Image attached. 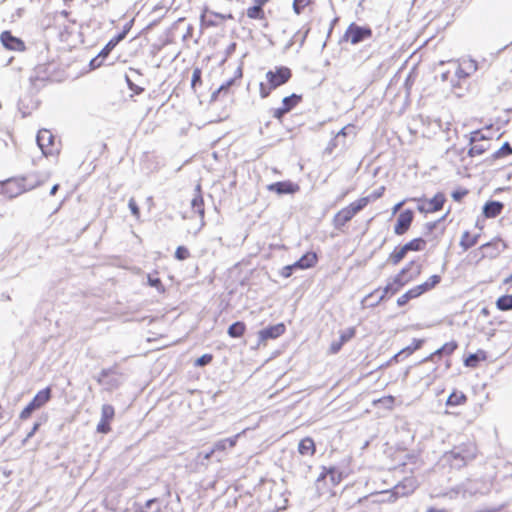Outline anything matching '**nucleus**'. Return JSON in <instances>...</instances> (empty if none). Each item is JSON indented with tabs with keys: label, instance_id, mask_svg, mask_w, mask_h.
<instances>
[{
	"label": "nucleus",
	"instance_id": "obj_42",
	"mask_svg": "<svg viewBox=\"0 0 512 512\" xmlns=\"http://www.w3.org/2000/svg\"><path fill=\"white\" fill-rule=\"evenodd\" d=\"M202 84V70L199 67L194 68L191 79V88L196 91L197 86Z\"/></svg>",
	"mask_w": 512,
	"mask_h": 512
},
{
	"label": "nucleus",
	"instance_id": "obj_9",
	"mask_svg": "<svg viewBox=\"0 0 512 512\" xmlns=\"http://www.w3.org/2000/svg\"><path fill=\"white\" fill-rule=\"evenodd\" d=\"M51 396V387H46L38 391L37 394L33 397V399L22 409V411L19 414V418L21 420L29 419L35 410L42 408L50 401Z\"/></svg>",
	"mask_w": 512,
	"mask_h": 512
},
{
	"label": "nucleus",
	"instance_id": "obj_47",
	"mask_svg": "<svg viewBox=\"0 0 512 512\" xmlns=\"http://www.w3.org/2000/svg\"><path fill=\"white\" fill-rule=\"evenodd\" d=\"M345 344H343L339 339L338 340H334L330 343L329 347H328V350H327V353L329 355H335L337 353H339L342 349V347L344 346Z\"/></svg>",
	"mask_w": 512,
	"mask_h": 512
},
{
	"label": "nucleus",
	"instance_id": "obj_54",
	"mask_svg": "<svg viewBox=\"0 0 512 512\" xmlns=\"http://www.w3.org/2000/svg\"><path fill=\"white\" fill-rule=\"evenodd\" d=\"M126 35V32H122L121 34L117 35L115 38L111 39L107 45V47H114L119 41L124 39Z\"/></svg>",
	"mask_w": 512,
	"mask_h": 512
},
{
	"label": "nucleus",
	"instance_id": "obj_41",
	"mask_svg": "<svg viewBox=\"0 0 512 512\" xmlns=\"http://www.w3.org/2000/svg\"><path fill=\"white\" fill-rule=\"evenodd\" d=\"M355 335H356V328L355 327H349V328H347L345 330L340 331V333H339V340L343 344H346L351 339H353L355 337Z\"/></svg>",
	"mask_w": 512,
	"mask_h": 512
},
{
	"label": "nucleus",
	"instance_id": "obj_37",
	"mask_svg": "<svg viewBox=\"0 0 512 512\" xmlns=\"http://www.w3.org/2000/svg\"><path fill=\"white\" fill-rule=\"evenodd\" d=\"M238 437H239V434L216 442L214 445V450L216 452L217 451H225L227 448L235 447L237 444V441H238Z\"/></svg>",
	"mask_w": 512,
	"mask_h": 512
},
{
	"label": "nucleus",
	"instance_id": "obj_25",
	"mask_svg": "<svg viewBox=\"0 0 512 512\" xmlns=\"http://www.w3.org/2000/svg\"><path fill=\"white\" fill-rule=\"evenodd\" d=\"M458 349V343L455 340L444 343L439 349L434 351L430 356V360L440 359L442 356H451Z\"/></svg>",
	"mask_w": 512,
	"mask_h": 512
},
{
	"label": "nucleus",
	"instance_id": "obj_49",
	"mask_svg": "<svg viewBox=\"0 0 512 512\" xmlns=\"http://www.w3.org/2000/svg\"><path fill=\"white\" fill-rule=\"evenodd\" d=\"M233 83V80H230L228 81L227 83L221 85L215 92H213L212 96H211V99L212 100H217L218 96L222 93V92H227L229 87L232 85Z\"/></svg>",
	"mask_w": 512,
	"mask_h": 512
},
{
	"label": "nucleus",
	"instance_id": "obj_55",
	"mask_svg": "<svg viewBox=\"0 0 512 512\" xmlns=\"http://www.w3.org/2000/svg\"><path fill=\"white\" fill-rule=\"evenodd\" d=\"M124 512H144L143 506L137 502L131 508H126Z\"/></svg>",
	"mask_w": 512,
	"mask_h": 512
},
{
	"label": "nucleus",
	"instance_id": "obj_48",
	"mask_svg": "<svg viewBox=\"0 0 512 512\" xmlns=\"http://www.w3.org/2000/svg\"><path fill=\"white\" fill-rule=\"evenodd\" d=\"M469 191L466 188H459L452 192L451 196L454 201L460 202L462 199L468 195Z\"/></svg>",
	"mask_w": 512,
	"mask_h": 512
},
{
	"label": "nucleus",
	"instance_id": "obj_51",
	"mask_svg": "<svg viewBox=\"0 0 512 512\" xmlns=\"http://www.w3.org/2000/svg\"><path fill=\"white\" fill-rule=\"evenodd\" d=\"M126 82H127L128 87L130 88L131 91L134 92V94L139 95L144 91V89L142 87L133 83L128 76H126Z\"/></svg>",
	"mask_w": 512,
	"mask_h": 512
},
{
	"label": "nucleus",
	"instance_id": "obj_63",
	"mask_svg": "<svg viewBox=\"0 0 512 512\" xmlns=\"http://www.w3.org/2000/svg\"><path fill=\"white\" fill-rule=\"evenodd\" d=\"M504 284H510L512 283V274L510 276H508L507 278L504 279L503 281Z\"/></svg>",
	"mask_w": 512,
	"mask_h": 512
},
{
	"label": "nucleus",
	"instance_id": "obj_27",
	"mask_svg": "<svg viewBox=\"0 0 512 512\" xmlns=\"http://www.w3.org/2000/svg\"><path fill=\"white\" fill-rule=\"evenodd\" d=\"M318 262V255L316 252H306L299 260L294 263L296 269H309L314 267Z\"/></svg>",
	"mask_w": 512,
	"mask_h": 512
},
{
	"label": "nucleus",
	"instance_id": "obj_30",
	"mask_svg": "<svg viewBox=\"0 0 512 512\" xmlns=\"http://www.w3.org/2000/svg\"><path fill=\"white\" fill-rule=\"evenodd\" d=\"M512 155V147L509 142H505L498 150L493 152L488 158L487 162L490 164H494L496 161L500 159H504Z\"/></svg>",
	"mask_w": 512,
	"mask_h": 512
},
{
	"label": "nucleus",
	"instance_id": "obj_18",
	"mask_svg": "<svg viewBox=\"0 0 512 512\" xmlns=\"http://www.w3.org/2000/svg\"><path fill=\"white\" fill-rule=\"evenodd\" d=\"M478 70V63L472 58H463L459 61L456 69V76L459 79H466L472 76Z\"/></svg>",
	"mask_w": 512,
	"mask_h": 512
},
{
	"label": "nucleus",
	"instance_id": "obj_36",
	"mask_svg": "<svg viewBox=\"0 0 512 512\" xmlns=\"http://www.w3.org/2000/svg\"><path fill=\"white\" fill-rule=\"evenodd\" d=\"M467 402V396L461 391H453L447 398V406H460Z\"/></svg>",
	"mask_w": 512,
	"mask_h": 512
},
{
	"label": "nucleus",
	"instance_id": "obj_22",
	"mask_svg": "<svg viewBox=\"0 0 512 512\" xmlns=\"http://www.w3.org/2000/svg\"><path fill=\"white\" fill-rule=\"evenodd\" d=\"M480 234L479 233H473L469 230H464L461 233L460 239H459V247L463 252L468 251L477 243L479 242Z\"/></svg>",
	"mask_w": 512,
	"mask_h": 512
},
{
	"label": "nucleus",
	"instance_id": "obj_31",
	"mask_svg": "<svg viewBox=\"0 0 512 512\" xmlns=\"http://www.w3.org/2000/svg\"><path fill=\"white\" fill-rule=\"evenodd\" d=\"M196 194L191 201L192 208L195 209L203 218L205 214L204 199L202 196L201 184L197 183L195 187Z\"/></svg>",
	"mask_w": 512,
	"mask_h": 512
},
{
	"label": "nucleus",
	"instance_id": "obj_57",
	"mask_svg": "<svg viewBox=\"0 0 512 512\" xmlns=\"http://www.w3.org/2000/svg\"><path fill=\"white\" fill-rule=\"evenodd\" d=\"M40 423H35L31 429V431L27 434V438H31L39 429Z\"/></svg>",
	"mask_w": 512,
	"mask_h": 512
},
{
	"label": "nucleus",
	"instance_id": "obj_17",
	"mask_svg": "<svg viewBox=\"0 0 512 512\" xmlns=\"http://www.w3.org/2000/svg\"><path fill=\"white\" fill-rule=\"evenodd\" d=\"M286 332L284 323L268 326L258 332L259 345H266L268 340L277 339Z\"/></svg>",
	"mask_w": 512,
	"mask_h": 512
},
{
	"label": "nucleus",
	"instance_id": "obj_52",
	"mask_svg": "<svg viewBox=\"0 0 512 512\" xmlns=\"http://www.w3.org/2000/svg\"><path fill=\"white\" fill-rule=\"evenodd\" d=\"M294 269H296L294 263L291 265L284 266L281 270V276H283L284 278L290 277Z\"/></svg>",
	"mask_w": 512,
	"mask_h": 512
},
{
	"label": "nucleus",
	"instance_id": "obj_38",
	"mask_svg": "<svg viewBox=\"0 0 512 512\" xmlns=\"http://www.w3.org/2000/svg\"><path fill=\"white\" fill-rule=\"evenodd\" d=\"M147 282L149 286L155 288L159 293H164L166 290L162 280L158 276L157 271L147 275Z\"/></svg>",
	"mask_w": 512,
	"mask_h": 512
},
{
	"label": "nucleus",
	"instance_id": "obj_20",
	"mask_svg": "<svg viewBox=\"0 0 512 512\" xmlns=\"http://www.w3.org/2000/svg\"><path fill=\"white\" fill-rule=\"evenodd\" d=\"M267 189L271 192H275L279 195L282 194H295L299 191L300 187L298 184L291 181H279L272 183L267 186Z\"/></svg>",
	"mask_w": 512,
	"mask_h": 512
},
{
	"label": "nucleus",
	"instance_id": "obj_39",
	"mask_svg": "<svg viewBox=\"0 0 512 512\" xmlns=\"http://www.w3.org/2000/svg\"><path fill=\"white\" fill-rule=\"evenodd\" d=\"M496 308L500 311L512 310V295H502L496 300Z\"/></svg>",
	"mask_w": 512,
	"mask_h": 512
},
{
	"label": "nucleus",
	"instance_id": "obj_10",
	"mask_svg": "<svg viewBox=\"0 0 512 512\" xmlns=\"http://www.w3.org/2000/svg\"><path fill=\"white\" fill-rule=\"evenodd\" d=\"M37 144L45 156H55L59 153V143L48 129L38 131Z\"/></svg>",
	"mask_w": 512,
	"mask_h": 512
},
{
	"label": "nucleus",
	"instance_id": "obj_53",
	"mask_svg": "<svg viewBox=\"0 0 512 512\" xmlns=\"http://www.w3.org/2000/svg\"><path fill=\"white\" fill-rule=\"evenodd\" d=\"M113 373H114V371H113L112 369H110V368H108V369H103V370L100 372V374H99V377H98V379H97V382H98V383H102V381H103V379H104V378L108 377L109 375H111V374H113Z\"/></svg>",
	"mask_w": 512,
	"mask_h": 512
},
{
	"label": "nucleus",
	"instance_id": "obj_16",
	"mask_svg": "<svg viewBox=\"0 0 512 512\" xmlns=\"http://www.w3.org/2000/svg\"><path fill=\"white\" fill-rule=\"evenodd\" d=\"M0 42L5 49L10 51L24 52L26 50L25 42L14 36L9 30H5L0 34Z\"/></svg>",
	"mask_w": 512,
	"mask_h": 512
},
{
	"label": "nucleus",
	"instance_id": "obj_44",
	"mask_svg": "<svg viewBox=\"0 0 512 512\" xmlns=\"http://www.w3.org/2000/svg\"><path fill=\"white\" fill-rule=\"evenodd\" d=\"M314 0H293V9L300 14L306 7L311 5Z\"/></svg>",
	"mask_w": 512,
	"mask_h": 512
},
{
	"label": "nucleus",
	"instance_id": "obj_26",
	"mask_svg": "<svg viewBox=\"0 0 512 512\" xmlns=\"http://www.w3.org/2000/svg\"><path fill=\"white\" fill-rule=\"evenodd\" d=\"M504 209V204L499 201H488L484 204L482 213L485 218H495L499 216Z\"/></svg>",
	"mask_w": 512,
	"mask_h": 512
},
{
	"label": "nucleus",
	"instance_id": "obj_5",
	"mask_svg": "<svg viewBox=\"0 0 512 512\" xmlns=\"http://www.w3.org/2000/svg\"><path fill=\"white\" fill-rule=\"evenodd\" d=\"M478 455L477 445L472 441H467L454 446L448 453L447 457L452 465L462 467L476 459Z\"/></svg>",
	"mask_w": 512,
	"mask_h": 512
},
{
	"label": "nucleus",
	"instance_id": "obj_23",
	"mask_svg": "<svg viewBox=\"0 0 512 512\" xmlns=\"http://www.w3.org/2000/svg\"><path fill=\"white\" fill-rule=\"evenodd\" d=\"M488 360V353L483 349H478L475 353L469 354L464 358L463 364L468 368H477L480 363Z\"/></svg>",
	"mask_w": 512,
	"mask_h": 512
},
{
	"label": "nucleus",
	"instance_id": "obj_45",
	"mask_svg": "<svg viewBox=\"0 0 512 512\" xmlns=\"http://www.w3.org/2000/svg\"><path fill=\"white\" fill-rule=\"evenodd\" d=\"M213 361V355L212 354H204L201 357L197 358L194 362V366L196 367H203L208 364H210Z\"/></svg>",
	"mask_w": 512,
	"mask_h": 512
},
{
	"label": "nucleus",
	"instance_id": "obj_43",
	"mask_svg": "<svg viewBox=\"0 0 512 512\" xmlns=\"http://www.w3.org/2000/svg\"><path fill=\"white\" fill-rule=\"evenodd\" d=\"M379 403L383 404L388 409H392L395 404V397L392 395H387V396H383L377 400H374V402H373L374 405L379 404Z\"/></svg>",
	"mask_w": 512,
	"mask_h": 512
},
{
	"label": "nucleus",
	"instance_id": "obj_7",
	"mask_svg": "<svg viewBox=\"0 0 512 512\" xmlns=\"http://www.w3.org/2000/svg\"><path fill=\"white\" fill-rule=\"evenodd\" d=\"M492 148V138L486 136L481 130L471 132L469 139L468 155L470 157H479L490 151Z\"/></svg>",
	"mask_w": 512,
	"mask_h": 512
},
{
	"label": "nucleus",
	"instance_id": "obj_46",
	"mask_svg": "<svg viewBox=\"0 0 512 512\" xmlns=\"http://www.w3.org/2000/svg\"><path fill=\"white\" fill-rule=\"evenodd\" d=\"M128 207L131 211V214L134 216V218L136 220H139L141 217L140 208L134 198L129 199Z\"/></svg>",
	"mask_w": 512,
	"mask_h": 512
},
{
	"label": "nucleus",
	"instance_id": "obj_1",
	"mask_svg": "<svg viewBox=\"0 0 512 512\" xmlns=\"http://www.w3.org/2000/svg\"><path fill=\"white\" fill-rule=\"evenodd\" d=\"M423 266L417 260H411L406 263L399 272L388 282L383 288V294L380 299L386 296L394 295L399 292L404 286L415 281L422 274Z\"/></svg>",
	"mask_w": 512,
	"mask_h": 512
},
{
	"label": "nucleus",
	"instance_id": "obj_4",
	"mask_svg": "<svg viewBox=\"0 0 512 512\" xmlns=\"http://www.w3.org/2000/svg\"><path fill=\"white\" fill-rule=\"evenodd\" d=\"M346 476L347 474L334 466L322 467L321 472L316 480L317 491L321 495L334 496L335 488Z\"/></svg>",
	"mask_w": 512,
	"mask_h": 512
},
{
	"label": "nucleus",
	"instance_id": "obj_28",
	"mask_svg": "<svg viewBox=\"0 0 512 512\" xmlns=\"http://www.w3.org/2000/svg\"><path fill=\"white\" fill-rule=\"evenodd\" d=\"M423 343H424V340H422V339H414L409 346L403 348L397 354H395L390 359V362H393V361L398 362L400 357H402V356L408 357V356L412 355L416 350H418L422 347Z\"/></svg>",
	"mask_w": 512,
	"mask_h": 512
},
{
	"label": "nucleus",
	"instance_id": "obj_24",
	"mask_svg": "<svg viewBox=\"0 0 512 512\" xmlns=\"http://www.w3.org/2000/svg\"><path fill=\"white\" fill-rule=\"evenodd\" d=\"M408 253L409 250L407 249L405 244L395 246L393 250L389 253L387 261L389 264L397 266L407 257Z\"/></svg>",
	"mask_w": 512,
	"mask_h": 512
},
{
	"label": "nucleus",
	"instance_id": "obj_59",
	"mask_svg": "<svg viewBox=\"0 0 512 512\" xmlns=\"http://www.w3.org/2000/svg\"><path fill=\"white\" fill-rule=\"evenodd\" d=\"M216 451L214 450V447L209 451L207 452L205 455H204V459L208 460L212 457V455L215 453Z\"/></svg>",
	"mask_w": 512,
	"mask_h": 512
},
{
	"label": "nucleus",
	"instance_id": "obj_40",
	"mask_svg": "<svg viewBox=\"0 0 512 512\" xmlns=\"http://www.w3.org/2000/svg\"><path fill=\"white\" fill-rule=\"evenodd\" d=\"M191 257V252L188 247L180 245L176 248L174 258L178 261H184Z\"/></svg>",
	"mask_w": 512,
	"mask_h": 512
},
{
	"label": "nucleus",
	"instance_id": "obj_50",
	"mask_svg": "<svg viewBox=\"0 0 512 512\" xmlns=\"http://www.w3.org/2000/svg\"><path fill=\"white\" fill-rule=\"evenodd\" d=\"M384 192H385V187L381 186L380 188H378L377 190L372 192L370 195H367V196H364V197L368 198L369 199V203H371L372 201H375V200L381 198L384 195Z\"/></svg>",
	"mask_w": 512,
	"mask_h": 512
},
{
	"label": "nucleus",
	"instance_id": "obj_21",
	"mask_svg": "<svg viewBox=\"0 0 512 512\" xmlns=\"http://www.w3.org/2000/svg\"><path fill=\"white\" fill-rule=\"evenodd\" d=\"M270 0H253V5L246 9V16L251 20H265L264 5Z\"/></svg>",
	"mask_w": 512,
	"mask_h": 512
},
{
	"label": "nucleus",
	"instance_id": "obj_15",
	"mask_svg": "<svg viewBox=\"0 0 512 512\" xmlns=\"http://www.w3.org/2000/svg\"><path fill=\"white\" fill-rule=\"evenodd\" d=\"M414 212L411 209H405L401 211L396 219L394 224V234L397 236L405 235L411 228L412 223L414 221Z\"/></svg>",
	"mask_w": 512,
	"mask_h": 512
},
{
	"label": "nucleus",
	"instance_id": "obj_11",
	"mask_svg": "<svg viewBox=\"0 0 512 512\" xmlns=\"http://www.w3.org/2000/svg\"><path fill=\"white\" fill-rule=\"evenodd\" d=\"M373 35L369 26H359L351 23L343 34V41L356 45L364 40L370 39Z\"/></svg>",
	"mask_w": 512,
	"mask_h": 512
},
{
	"label": "nucleus",
	"instance_id": "obj_64",
	"mask_svg": "<svg viewBox=\"0 0 512 512\" xmlns=\"http://www.w3.org/2000/svg\"><path fill=\"white\" fill-rule=\"evenodd\" d=\"M4 417V407L2 404H0V420Z\"/></svg>",
	"mask_w": 512,
	"mask_h": 512
},
{
	"label": "nucleus",
	"instance_id": "obj_12",
	"mask_svg": "<svg viewBox=\"0 0 512 512\" xmlns=\"http://www.w3.org/2000/svg\"><path fill=\"white\" fill-rule=\"evenodd\" d=\"M302 100L303 96L296 93L284 97L282 99L281 106L272 110V117L279 122H282L284 116L296 108L302 102Z\"/></svg>",
	"mask_w": 512,
	"mask_h": 512
},
{
	"label": "nucleus",
	"instance_id": "obj_6",
	"mask_svg": "<svg viewBox=\"0 0 512 512\" xmlns=\"http://www.w3.org/2000/svg\"><path fill=\"white\" fill-rule=\"evenodd\" d=\"M441 282L440 275H432L423 283L413 286L401 296L397 298V305L403 307L409 303V301L416 299L423 294L433 290Z\"/></svg>",
	"mask_w": 512,
	"mask_h": 512
},
{
	"label": "nucleus",
	"instance_id": "obj_60",
	"mask_svg": "<svg viewBox=\"0 0 512 512\" xmlns=\"http://www.w3.org/2000/svg\"><path fill=\"white\" fill-rule=\"evenodd\" d=\"M155 502H157V499H155V498H153V499H149V500L146 502L145 507H146V508H150V507H151V505H152L153 503H155Z\"/></svg>",
	"mask_w": 512,
	"mask_h": 512
},
{
	"label": "nucleus",
	"instance_id": "obj_19",
	"mask_svg": "<svg viewBox=\"0 0 512 512\" xmlns=\"http://www.w3.org/2000/svg\"><path fill=\"white\" fill-rule=\"evenodd\" d=\"M355 216L350 212L347 206H344L339 211H337L332 218V225L338 231H343L346 225L354 218Z\"/></svg>",
	"mask_w": 512,
	"mask_h": 512
},
{
	"label": "nucleus",
	"instance_id": "obj_62",
	"mask_svg": "<svg viewBox=\"0 0 512 512\" xmlns=\"http://www.w3.org/2000/svg\"><path fill=\"white\" fill-rule=\"evenodd\" d=\"M426 512H447L446 510H439V509H436L434 507H430L427 509Z\"/></svg>",
	"mask_w": 512,
	"mask_h": 512
},
{
	"label": "nucleus",
	"instance_id": "obj_33",
	"mask_svg": "<svg viewBox=\"0 0 512 512\" xmlns=\"http://www.w3.org/2000/svg\"><path fill=\"white\" fill-rule=\"evenodd\" d=\"M369 204V199L365 198L364 196L357 198L356 200L350 202L348 205V209L350 212L356 216L358 213H360L363 209L367 207Z\"/></svg>",
	"mask_w": 512,
	"mask_h": 512
},
{
	"label": "nucleus",
	"instance_id": "obj_34",
	"mask_svg": "<svg viewBox=\"0 0 512 512\" xmlns=\"http://www.w3.org/2000/svg\"><path fill=\"white\" fill-rule=\"evenodd\" d=\"M246 324L243 321H237L228 327L227 333L231 338H240L246 332Z\"/></svg>",
	"mask_w": 512,
	"mask_h": 512
},
{
	"label": "nucleus",
	"instance_id": "obj_32",
	"mask_svg": "<svg viewBox=\"0 0 512 512\" xmlns=\"http://www.w3.org/2000/svg\"><path fill=\"white\" fill-rule=\"evenodd\" d=\"M369 204V199L365 198L364 196L357 198L356 200L350 202L348 205V209L350 212L356 216L358 213H360L363 209L367 207Z\"/></svg>",
	"mask_w": 512,
	"mask_h": 512
},
{
	"label": "nucleus",
	"instance_id": "obj_2",
	"mask_svg": "<svg viewBox=\"0 0 512 512\" xmlns=\"http://www.w3.org/2000/svg\"><path fill=\"white\" fill-rule=\"evenodd\" d=\"M508 247L506 240L497 235L471 251L469 257L473 264L478 265L485 260H495L499 258Z\"/></svg>",
	"mask_w": 512,
	"mask_h": 512
},
{
	"label": "nucleus",
	"instance_id": "obj_8",
	"mask_svg": "<svg viewBox=\"0 0 512 512\" xmlns=\"http://www.w3.org/2000/svg\"><path fill=\"white\" fill-rule=\"evenodd\" d=\"M410 201L417 203V210L422 214H432L441 211L446 203V196L443 192H437L431 199L424 197L411 198Z\"/></svg>",
	"mask_w": 512,
	"mask_h": 512
},
{
	"label": "nucleus",
	"instance_id": "obj_58",
	"mask_svg": "<svg viewBox=\"0 0 512 512\" xmlns=\"http://www.w3.org/2000/svg\"><path fill=\"white\" fill-rule=\"evenodd\" d=\"M405 201H401L399 203H397L394 207H393V214H395L396 212H398L400 210V208L404 205Z\"/></svg>",
	"mask_w": 512,
	"mask_h": 512
},
{
	"label": "nucleus",
	"instance_id": "obj_13",
	"mask_svg": "<svg viewBox=\"0 0 512 512\" xmlns=\"http://www.w3.org/2000/svg\"><path fill=\"white\" fill-rule=\"evenodd\" d=\"M115 408L111 404H103L101 407V417L96 426V431L100 434L111 432V423L115 418Z\"/></svg>",
	"mask_w": 512,
	"mask_h": 512
},
{
	"label": "nucleus",
	"instance_id": "obj_56",
	"mask_svg": "<svg viewBox=\"0 0 512 512\" xmlns=\"http://www.w3.org/2000/svg\"><path fill=\"white\" fill-rule=\"evenodd\" d=\"M438 221H433V222H428L425 224V230L426 232H431L432 230H434L437 225H438Z\"/></svg>",
	"mask_w": 512,
	"mask_h": 512
},
{
	"label": "nucleus",
	"instance_id": "obj_3",
	"mask_svg": "<svg viewBox=\"0 0 512 512\" xmlns=\"http://www.w3.org/2000/svg\"><path fill=\"white\" fill-rule=\"evenodd\" d=\"M292 75V70L287 66H276L274 69L267 71L265 75L267 82H262L259 85L260 97L267 98L273 90L289 82Z\"/></svg>",
	"mask_w": 512,
	"mask_h": 512
},
{
	"label": "nucleus",
	"instance_id": "obj_35",
	"mask_svg": "<svg viewBox=\"0 0 512 512\" xmlns=\"http://www.w3.org/2000/svg\"><path fill=\"white\" fill-rule=\"evenodd\" d=\"M404 244L406 245L409 252H420L423 251L427 246L426 240L422 237L412 238Z\"/></svg>",
	"mask_w": 512,
	"mask_h": 512
},
{
	"label": "nucleus",
	"instance_id": "obj_29",
	"mask_svg": "<svg viewBox=\"0 0 512 512\" xmlns=\"http://www.w3.org/2000/svg\"><path fill=\"white\" fill-rule=\"evenodd\" d=\"M298 452L302 456L312 457L316 453V445L311 437H305L298 444Z\"/></svg>",
	"mask_w": 512,
	"mask_h": 512
},
{
	"label": "nucleus",
	"instance_id": "obj_61",
	"mask_svg": "<svg viewBox=\"0 0 512 512\" xmlns=\"http://www.w3.org/2000/svg\"><path fill=\"white\" fill-rule=\"evenodd\" d=\"M58 188H59V185H58V184H55V185L51 188V190H50V194H51V195H55V193L57 192Z\"/></svg>",
	"mask_w": 512,
	"mask_h": 512
},
{
	"label": "nucleus",
	"instance_id": "obj_14",
	"mask_svg": "<svg viewBox=\"0 0 512 512\" xmlns=\"http://www.w3.org/2000/svg\"><path fill=\"white\" fill-rule=\"evenodd\" d=\"M232 15H223L209 10L205 7L200 16V26L202 29L216 27L221 25L225 20L231 19Z\"/></svg>",
	"mask_w": 512,
	"mask_h": 512
}]
</instances>
